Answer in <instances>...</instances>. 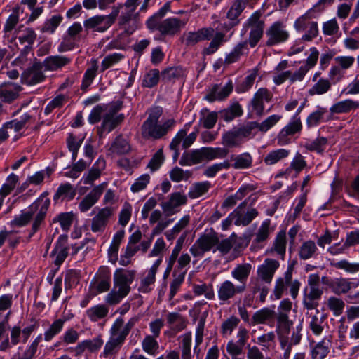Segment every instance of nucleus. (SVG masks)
I'll return each instance as SVG.
<instances>
[{
    "mask_svg": "<svg viewBox=\"0 0 359 359\" xmlns=\"http://www.w3.org/2000/svg\"><path fill=\"white\" fill-rule=\"evenodd\" d=\"M293 271V266L289 265L287 268V270L284 273L283 276L281 278L283 280L286 287L290 288L291 297L293 299H296L298 296L301 284L298 280H292Z\"/></svg>",
    "mask_w": 359,
    "mask_h": 359,
    "instance_id": "4c0bfd02",
    "label": "nucleus"
},
{
    "mask_svg": "<svg viewBox=\"0 0 359 359\" xmlns=\"http://www.w3.org/2000/svg\"><path fill=\"white\" fill-rule=\"evenodd\" d=\"M67 240L68 236L67 235H60L51 252L50 255L55 257L54 264L58 267L63 263L68 255Z\"/></svg>",
    "mask_w": 359,
    "mask_h": 359,
    "instance_id": "2f4dec72",
    "label": "nucleus"
},
{
    "mask_svg": "<svg viewBox=\"0 0 359 359\" xmlns=\"http://www.w3.org/2000/svg\"><path fill=\"white\" fill-rule=\"evenodd\" d=\"M208 161L206 147L194 149L189 152H184L179 163L182 166H191Z\"/></svg>",
    "mask_w": 359,
    "mask_h": 359,
    "instance_id": "cd10ccee",
    "label": "nucleus"
},
{
    "mask_svg": "<svg viewBox=\"0 0 359 359\" xmlns=\"http://www.w3.org/2000/svg\"><path fill=\"white\" fill-rule=\"evenodd\" d=\"M50 202L46 201L40 208L37 202L32 203L27 210H23L21 214L16 216L11 222L13 225L16 226H24L27 225L33 219L32 230L29 237L36 233L44 224L45 218L49 207Z\"/></svg>",
    "mask_w": 359,
    "mask_h": 359,
    "instance_id": "7ed1b4c3",
    "label": "nucleus"
},
{
    "mask_svg": "<svg viewBox=\"0 0 359 359\" xmlns=\"http://www.w3.org/2000/svg\"><path fill=\"white\" fill-rule=\"evenodd\" d=\"M262 15L259 10L255 11L243 25L242 32H248L246 41L252 48L258 44L264 34L266 24Z\"/></svg>",
    "mask_w": 359,
    "mask_h": 359,
    "instance_id": "423d86ee",
    "label": "nucleus"
},
{
    "mask_svg": "<svg viewBox=\"0 0 359 359\" xmlns=\"http://www.w3.org/2000/svg\"><path fill=\"white\" fill-rule=\"evenodd\" d=\"M72 57L67 55H55L46 57L42 62L45 70L55 72L62 69L72 62Z\"/></svg>",
    "mask_w": 359,
    "mask_h": 359,
    "instance_id": "7c9ffc66",
    "label": "nucleus"
},
{
    "mask_svg": "<svg viewBox=\"0 0 359 359\" xmlns=\"http://www.w3.org/2000/svg\"><path fill=\"white\" fill-rule=\"evenodd\" d=\"M125 58V55L121 53H114L106 55L102 61L100 72H104L114 65L118 64Z\"/></svg>",
    "mask_w": 359,
    "mask_h": 359,
    "instance_id": "69168bd1",
    "label": "nucleus"
},
{
    "mask_svg": "<svg viewBox=\"0 0 359 359\" xmlns=\"http://www.w3.org/2000/svg\"><path fill=\"white\" fill-rule=\"evenodd\" d=\"M239 323L240 319L234 315L224 320L220 327V333L222 337H227L230 336Z\"/></svg>",
    "mask_w": 359,
    "mask_h": 359,
    "instance_id": "bf43d9fd",
    "label": "nucleus"
},
{
    "mask_svg": "<svg viewBox=\"0 0 359 359\" xmlns=\"http://www.w3.org/2000/svg\"><path fill=\"white\" fill-rule=\"evenodd\" d=\"M323 294V290H309L306 287L304 290L302 304L304 309L307 311L316 310V313L319 314L318 309L319 301Z\"/></svg>",
    "mask_w": 359,
    "mask_h": 359,
    "instance_id": "c85d7f7f",
    "label": "nucleus"
},
{
    "mask_svg": "<svg viewBox=\"0 0 359 359\" xmlns=\"http://www.w3.org/2000/svg\"><path fill=\"white\" fill-rule=\"evenodd\" d=\"M137 6V1H126L124 4H121L118 7H112V10L118 8V13L121 10L119 24L125 27L124 28L128 34H132L137 27L135 20L137 13H135V11Z\"/></svg>",
    "mask_w": 359,
    "mask_h": 359,
    "instance_id": "2eb2a0df",
    "label": "nucleus"
},
{
    "mask_svg": "<svg viewBox=\"0 0 359 359\" xmlns=\"http://www.w3.org/2000/svg\"><path fill=\"white\" fill-rule=\"evenodd\" d=\"M76 194V189L70 183L66 182L59 186L53 196V201H57L60 198L71 201L75 197Z\"/></svg>",
    "mask_w": 359,
    "mask_h": 359,
    "instance_id": "8fccbe9b",
    "label": "nucleus"
},
{
    "mask_svg": "<svg viewBox=\"0 0 359 359\" xmlns=\"http://www.w3.org/2000/svg\"><path fill=\"white\" fill-rule=\"evenodd\" d=\"M107 184L103 182L95 187L79 203V209L81 212L89 210L99 200Z\"/></svg>",
    "mask_w": 359,
    "mask_h": 359,
    "instance_id": "a878e982",
    "label": "nucleus"
},
{
    "mask_svg": "<svg viewBox=\"0 0 359 359\" xmlns=\"http://www.w3.org/2000/svg\"><path fill=\"white\" fill-rule=\"evenodd\" d=\"M222 144L228 148H237L241 147L243 143L236 128L233 127L222 135Z\"/></svg>",
    "mask_w": 359,
    "mask_h": 359,
    "instance_id": "c03bdc74",
    "label": "nucleus"
},
{
    "mask_svg": "<svg viewBox=\"0 0 359 359\" xmlns=\"http://www.w3.org/2000/svg\"><path fill=\"white\" fill-rule=\"evenodd\" d=\"M275 315L276 312L274 310L269 307L262 308L254 313L250 324L252 325L265 324L268 321L273 320Z\"/></svg>",
    "mask_w": 359,
    "mask_h": 359,
    "instance_id": "37998d69",
    "label": "nucleus"
},
{
    "mask_svg": "<svg viewBox=\"0 0 359 359\" xmlns=\"http://www.w3.org/2000/svg\"><path fill=\"white\" fill-rule=\"evenodd\" d=\"M186 76L185 69L181 66L170 67L161 73V80L165 83L175 82Z\"/></svg>",
    "mask_w": 359,
    "mask_h": 359,
    "instance_id": "72a5a7b5",
    "label": "nucleus"
},
{
    "mask_svg": "<svg viewBox=\"0 0 359 359\" xmlns=\"http://www.w3.org/2000/svg\"><path fill=\"white\" fill-rule=\"evenodd\" d=\"M191 124V122L186 123L183 128L180 129L177 133L170 143L169 148L170 150L173 151L172 158L174 161H176L180 156V144L182 143L183 149H187L193 144L197 138L198 133V130H196V131L187 135V131L189 130Z\"/></svg>",
    "mask_w": 359,
    "mask_h": 359,
    "instance_id": "9b49d317",
    "label": "nucleus"
},
{
    "mask_svg": "<svg viewBox=\"0 0 359 359\" xmlns=\"http://www.w3.org/2000/svg\"><path fill=\"white\" fill-rule=\"evenodd\" d=\"M214 34V29L212 27H203L196 32L184 33L182 41L187 46H193L205 40H209Z\"/></svg>",
    "mask_w": 359,
    "mask_h": 359,
    "instance_id": "bb28decb",
    "label": "nucleus"
},
{
    "mask_svg": "<svg viewBox=\"0 0 359 359\" xmlns=\"http://www.w3.org/2000/svg\"><path fill=\"white\" fill-rule=\"evenodd\" d=\"M167 323L178 332L184 330L187 326L186 318L177 312H171L167 315Z\"/></svg>",
    "mask_w": 359,
    "mask_h": 359,
    "instance_id": "0e129e2a",
    "label": "nucleus"
},
{
    "mask_svg": "<svg viewBox=\"0 0 359 359\" xmlns=\"http://www.w3.org/2000/svg\"><path fill=\"white\" fill-rule=\"evenodd\" d=\"M118 15V8H114L109 15H95L86 20L83 22V26L86 30L104 32L114 23Z\"/></svg>",
    "mask_w": 359,
    "mask_h": 359,
    "instance_id": "4468645a",
    "label": "nucleus"
},
{
    "mask_svg": "<svg viewBox=\"0 0 359 359\" xmlns=\"http://www.w3.org/2000/svg\"><path fill=\"white\" fill-rule=\"evenodd\" d=\"M130 149L128 141L120 135L114 139L109 149L112 153L123 155L128 154Z\"/></svg>",
    "mask_w": 359,
    "mask_h": 359,
    "instance_id": "5fc2aeb1",
    "label": "nucleus"
},
{
    "mask_svg": "<svg viewBox=\"0 0 359 359\" xmlns=\"http://www.w3.org/2000/svg\"><path fill=\"white\" fill-rule=\"evenodd\" d=\"M293 322L290 320L289 315L285 312H278L276 316V332L280 334H290Z\"/></svg>",
    "mask_w": 359,
    "mask_h": 359,
    "instance_id": "09e8293b",
    "label": "nucleus"
},
{
    "mask_svg": "<svg viewBox=\"0 0 359 359\" xmlns=\"http://www.w3.org/2000/svg\"><path fill=\"white\" fill-rule=\"evenodd\" d=\"M286 231L285 230H281L277 233L270 251L271 252H276L280 256L281 259H284L286 252Z\"/></svg>",
    "mask_w": 359,
    "mask_h": 359,
    "instance_id": "a18cd8bd",
    "label": "nucleus"
},
{
    "mask_svg": "<svg viewBox=\"0 0 359 359\" xmlns=\"http://www.w3.org/2000/svg\"><path fill=\"white\" fill-rule=\"evenodd\" d=\"M218 244V233L212 228L207 229L200 235L189 249L194 257H201Z\"/></svg>",
    "mask_w": 359,
    "mask_h": 359,
    "instance_id": "9d476101",
    "label": "nucleus"
},
{
    "mask_svg": "<svg viewBox=\"0 0 359 359\" xmlns=\"http://www.w3.org/2000/svg\"><path fill=\"white\" fill-rule=\"evenodd\" d=\"M111 273L107 266H101L90 283V288L95 294L107 292L111 287Z\"/></svg>",
    "mask_w": 359,
    "mask_h": 359,
    "instance_id": "a211bd4d",
    "label": "nucleus"
},
{
    "mask_svg": "<svg viewBox=\"0 0 359 359\" xmlns=\"http://www.w3.org/2000/svg\"><path fill=\"white\" fill-rule=\"evenodd\" d=\"M123 108V102L117 100L107 104V109L102 115V121L98 128L99 135L101 137L104 132L110 133L119 126L125 119L123 114H118Z\"/></svg>",
    "mask_w": 359,
    "mask_h": 359,
    "instance_id": "0eeeda50",
    "label": "nucleus"
},
{
    "mask_svg": "<svg viewBox=\"0 0 359 359\" xmlns=\"http://www.w3.org/2000/svg\"><path fill=\"white\" fill-rule=\"evenodd\" d=\"M123 325V319L118 318L113 323L110 329V337L105 344L102 356L108 358L115 354L123 346L125 342L123 339L118 332Z\"/></svg>",
    "mask_w": 359,
    "mask_h": 359,
    "instance_id": "f8f14e48",
    "label": "nucleus"
},
{
    "mask_svg": "<svg viewBox=\"0 0 359 359\" xmlns=\"http://www.w3.org/2000/svg\"><path fill=\"white\" fill-rule=\"evenodd\" d=\"M331 88V82L327 79H320L309 90V95H320L328 92Z\"/></svg>",
    "mask_w": 359,
    "mask_h": 359,
    "instance_id": "680f3d73",
    "label": "nucleus"
},
{
    "mask_svg": "<svg viewBox=\"0 0 359 359\" xmlns=\"http://www.w3.org/2000/svg\"><path fill=\"white\" fill-rule=\"evenodd\" d=\"M135 276V270L117 269L114 273V287L106 296L105 302L109 305L119 304L130 293Z\"/></svg>",
    "mask_w": 359,
    "mask_h": 359,
    "instance_id": "f03ea898",
    "label": "nucleus"
},
{
    "mask_svg": "<svg viewBox=\"0 0 359 359\" xmlns=\"http://www.w3.org/2000/svg\"><path fill=\"white\" fill-rule=\"evenodd\" d=\"M233 89V83L232 80H229L223 86L221 84H215L205 95V99L210 102H213L216 100H224L232 93Z\"/></svg>",
    "mask_w": 359,
    "mask_h": 359,
    "instance_id": "393cba45",
    "label": "nucleus"
},
{
    "mask_svg": "<svg viewBox=\"0 0 359 359\" xmlns=\"http://www.w3.org/2000/svg\"><path fill=\"white\" fill-rule=\"evenodd\" d=\"M109 307L105 304H97L86 311V316L93 323L105 318L109 313Z\"/></svg>",
    "mask_w": 359,
    "mask_h": 359,
    "instance_id": "79ce46f5",
    "label": "nucleus"
},
{
    "mask_svg": "<svg viewBox=\"0 0 359 359\" xmlns=\"http://www.w3.org/2000/svg\"><path fill=\"white\" fill-rule=\"evenodd\" d=\"M245 290V285H236L232 281L225 280L217 286V298L221 304H229L238 294Z\"/></svg>",
    "mask_w": 359,
    "mask_h": 359,
    "instance_id": "dca6fc26",
    "label": "nucleus"
},
{
    "mask_svg": "<svg viewBox=\"0 0 359 359\" xmlns=\"http://www.w3.org/2000/svg\"><path fill=\"white\" fill-rule=\"evenodd\" d=\"M231 215H234V224L236 226H248L254 219L259 215V212L256 208H252L248 209L246 212H232Z\"/></svg>",
    "mask_w": 359,
    "mask_h": 359,
    "instance_id": "e433bc0d",
    "label": "nucleus"
},
{
    "mask_svg": "<svg viewBox=\"0 0 359 359\" xmlns=\"http://www.w3.org/2000/svg\"><path fill=\"white\" fill-rule=\"evenodd\" d=\"M151 16L147 22V27L151 30L158 31L162 36H173L180 32L186 22L177 18H170L163 20H156Z\"/></svg>",
    "mask_w": 359,
    "mask_h": 359,
    "instance_id": "1a4fd4ad",
    "label": "nucleus"
},
{
    "mask_svg": "<svg viewBox=\"0 0 359 359\" xmlns=\"http://www.w3.org/2000/svg\"><path fill=\"white\" fill-rule=\"evenodd\" d=\"M280 263L273 259H266L264 263L257 268V278L266 284H271L276 270L279 268Z\"/></svg>",
    "mask_w": 359,
    "mask_h": 359,
    "instance_id": "5701e85b",
    "label": "nucleus"
},
{
    "mask_svg": "<svg viewBox=\"0 0 359 359\" xmlns=\"http://www.w3.org/2000/svg\"><path fill=\"white\" fill-rule=\"evenodd\" d=\"M156 338L151 335H147L144 337L142 342V347L144 352L151 355H154L157 353L159 344Z\"/></svg>",
    "mask_w": 359,
    "mask_h": 359,
    "instance_id": "774afa93",
    "label": "nucleus"
},
{
    "mask_svg": "<svg viewBox=\"0 0 359 359\" xmlns=\"http://www.w3.org/2000/svg\"><path fill=\"white\" fill-rule=\"evenodd\" d=\"M281 118L282 116L280 115L273 114L266 118L260 123L257 121H248L243 124H239L235 126V128L243 143H244L245 141L253 138L258 131L262 133L267 132L275 126Z\"/></svg>",
    "mask_w": 359,
    "mask_h": 359,
    "instance_id": "20e7f679",
    "label": "nucleus"
},
{
    "mask_svg": "<svg viewBox=\"0 0 359 359\" xmlns=\"http://www.w3.org/2000/svg\"><path fill=\"white\" fill-rule=\"evenodd\" d=\"M193 292L196 296L204 295L205 297L209 300H213L215 298L212 284H194Z\"/></svg>",
    "mask_w": 359,
    "mask_h": 359,
    "instance_id": "e2e57ef3",
    "label": "nucleus"
},
{
    "mask_svg": "<svg viewBox=\"0 0 359 359\" xmlns=\"http://www.w3.org/2000/svg\"><path fill=\"white\" fill-rule=\"evenodd\" d=\"M180 344L179 347L181 352L182 359H196L194 351L191 352V342L192 335L191 333L187 332L181 335L179 338Z\"/></svg>",
    "mask_w": 359,
    "mask_h": 359,
    "instance_id": "c9c22d12",
    "label": "nucleus"
},
{
    "mask_svg": "<svg viewBox=\"0 0 359 359\" xmlns=\"http://www.w3.org/2000/svg\"><path fill=\"white\" fill-rule=\"evenodd\" d=\"M290 151L286 149H277L269 152L264 158V162L266 165H273L279 161L287 158Z\"/></svg>",
    "mask_w": 359,
    "mask_h": 359,
    "instance_id": "603ef678",
    "label": "nucleus"
},
{
    "mask_svg": "<svg viewBox=\"0 0 359 359\" xmlns=\"http://www.w3.org/2000/svg\"><path fill=\"white\" fill-rule=\"evenodd\" d=\"M273 97L271 92L266 88H261L255 93L250 101L252 111L257 116H261L264 114V102H269Z\"/></svg>",
    "mask_w": 359,
    "mask_h": 359,
    "instance_id": "b1692460",
    "label": "nucleus"
},
{
    "mask_svg": "<svg viewBox=\"0 0 359 359\" xmlns=\"http://www.w3.org/2000/svg\"><path fill=\"white\" fill-rule=\"evenodd\" d=\"M327 111L326 108L317 107V109L307 116L306 120V126L311 128L318 126L323 121L324 115Z\"/></svg>",
    "mask_w": 359,
    "mask_h": 359,
    "instance_id": "052dcab7",
    "label": "nucleus"
},
{
    "mask_svg": "<svg viewBox=\"0 0 359 359\" xmlns=\"http://www.w3.org/2000/svg\"><path fill=\"white\" fill-rule=\"evenodd\" d=\"M163 112V108L159 106L149 109V116L141 126L142 136L144 138L152 140L164 139L173 130L177 123L175 119L168 118L158 122Z\"/></svg>",
    "mask_w": 359,
    "mask_h": 359,
    "instance_id": "f257e3e1",
    "label": "nucleus"
},
{
    "mask_svg": "<svg viewBox=\"0 0 359 359\" xmlns=\"http://www.w3.org/2000/svg\"><path fill=\"white\" fill-rule=\"evenodd\" d=\"M200 123L206 129H211L215 126L218 119L219 112L209 111L208 109H204L201 111Z\"/></svg>",
    "mask_w": 359,
    "mask_h": 359,
    "instance_id": "6e6d98bb",
    "label": "nucleus"
},
{
    "mask_svg": "<svg viewBox=\"0 0 359 359\" xmlns=\"http://www.w3.org/2000/svg\"><path fill=\"white\" fill-rule=\"evenodd\" d=\"M323 283L337 296L346 294L353 288L358 287L357 283L352 282L349 278L342 277L327 279Z\"/></svg>",
    "mask_w": 359,
    "mask_h": 359,
    "instance_id": "4be33fe9",
    "label": "nucleus"
},
{
    "mask_svg": "<svg viewBox=\"0 0 359 359\" xmlns=\"http://www.w3.org/2000/svg\"><path fill=\"white\" fill-rule=\"evenodd\" d=\"M359 109V101L347 99L334 104L330 109L332 114H347Z\"/></svg>",
    "mask_w": 359,
    "mask_h": 359,
    "instance_id": "58836bf2",
    "label": "nucleus"
},
{
    "mask_svg": "<svg viewBox=\"0 0 359 359\" xmlns=\"http://www.w3.org/2000/svg\"><path fill=\"white\" fill-rule=\"evenodd\" d=\"M322 1H319L316 4L313 8L309 9L305 14L300 16L294 22V28L298 32L305 31L307 28L309 29L302 36V40L304 41H311L318 34V27L317 22L311 21L310 20L313 18H316V11L318 9V12H320L322 9H320V4Z\"/></svg>",
    "mask_w": 359,
    "mask_h": 359,
    "instance_id": "6e6552de",
    "label": "nucleus"
},
{
    "mask_svg": "<svg viewBox=\"0 0 359 359\" xmlns=\"http://www.w3.org/2000/svg\"><path fill=\"white\" fill-rule=\"evenodd\" d=\"M243 114L241 105L235 102L228 107L219 111V118L225 122H231L236 118L241 117Z\"/></svg>",
    "mask_w": 359,
    "mask_h": 359,
    "instance_id": "f704fd0d",
    "label": "nucleus"
},
{
    "mask_svg": "<svg viewBox=\"0 0 359 359\" xmlns=\"http://www.w3.org/2000/svg\"><path fill=\"white\" fill-rule=\"evenodd\" d=\"M271 220L265 219L259 226L257 232L255 233V238L253 241L254 245H258L266 241L269 237L271 232L273 231L270 228Z\"/></svg>",
    "mask_w": 359,
    "mask_h": 359,
    "instance_id": "4d7b16f0",
    "label": "nucleus"
},
{
    "mask_svg": "<svg viewBox=\"0 0 359 359\" xmlns=\"http://www.w3.org/2000/svg\"><path fill=\"white\" fill-rule=\"evenodd\" d=\"M226 41L225 34L220 32H216L208 46L203 50V53L208 55L215 53L222 44Z\"/></svg>",
    "mask_w": 359,
    "mask_h": 359,
    "instance_id": "338daca9",
    "label": "nucleus"
},
{
    "mask_svg": "<svg viewBox=\"0 0 359 359\" xmlns=\"http://www.w3.org/2000/svg\"><path fill=\"white\" fill-rule=\"evenodd\" d=\"M98 70V62L97 59H93L91 60V66L88 67L83 76L82 83L81 85V89L86 90L91 85L93 81L97 75Z\"/></svg>",
    "mask_w": 359,
    "mask_h": 359,
    "instance_id": "864d4df0",
    "label": "nucleus"
},
{
    "mask_svg": "<svg viewBox=\"0 0 359 359\" xmlns=\"http://www.w3.org/2000/svg\"><path fill=\"white\" fill-rule=\"evenodd\" d=\"M247 41H242L236 44L231 51L228 53L224 60L225 65H229L238 62L241 57L248 53V46Z\"/></svg>",
    "mask_w": 359,
    "mask_h": 359,
    "instance_id": "473e14b6",
    "label": "nucleus"
},
{
    "mask_svg": "<svg viewBox=\"0 0 359 359\" xmlns=\"http://www.w3.org/2000/svg\"><path fill=\"white\" fill-rule=\"evenodd\" d=\"M187 202V196L180 192H174L168 196V200L161 204L165 216L170 217L180 211V207Z\"/></svg>",
    "mask_w": 359,
    "mask_h": 359,
    "instance_id": "412c9836",
    "label": "nucleus"
},
{
    "mask_svg": "<svg viewBox=\"0 0 359 359\" xmlns=\"http://www.w3.org/2000/svg\"><path fill=\"white\" fill-rule=\"evenodd\" d=\"M231 158L233 161V163H231V167L236 170L248 169L252 165L253 159L248 152L236 156L232 155Z\"/></svg>",
    "mask_w": 359,
    "mask_h": 359,
    "instance_id": "de8ad7c7",
    "label": "nucleus"
},
{
    "mask_svg": "<svg viewBox=\"0 0 359 359\" xmlns=\"http://www.w3.org/2000/svg\"><path fill=\"white\" fill-rule=\"evenodd\" d=\"M281 118L282 116L280 115L273 114L266 118L260 123L257 121H248L243 124H239L235 126V128L243 143H244L245 141L253 138L258 131L262 133L267 132L275 126Z\"/></svg>",
    "mask_w": 359,
    "mask_h": 359,
    "instance_id": "39448f33",
    "label": "nucleus"
},
{
    "mask_svg": "<svg viewBox=\"0 0 359 359\" xmlns=\"http://www.w3.org/2000/svg\"><path fill=\"white\" fill-rule=\"evenodd\" d=\"M103 340L100 335L93 339H86L79 342L75 347V351L77 354H81L86 350L90 352H95L103 345Z\"/></svg>",
    "mask_w": 359,
    "mask_h": 359,
    "instance_id": "ea45409f",
    "label": "nucleus"
},
{
    "mask_svg": "<svg viewBox=\"0 0 359 359\" xmlns=\"http://www.w3.org/2000/svg\"><path fill=\"white\" fill-rule=\"evenodd\" d=\"M318 248L315 242L309 240L302 243L298 250V255L300 259L307 260L314 258L317 255Z\"/></svg>",
    "mask_w": 359,
    "mask_h": 359,
    "instance_id": "49530a36",
    "label": "nucleus"
},
{
    "mask_svg": "<svg viewBox=\"0 0 359 359\" xmlns=\"http://www.w3.org/2000/svg\"><path fill=\"white\" fill-rule=\"evenodd\" d=\"M112 215L113 209L111 208L106 207L100 209L98 212L92 219V231L94 233L103 232Z\"/></svg>",
    "mask_w": 359,
    "mask_h": 359,
    "instance_id": "c756f323",
    "label": "nucleus"
},
{
    "mask_svg": "<svg viewBox=\"0 0 359 359\" xmlns=\"http://www.w3.org/2000/svg\"><path fill=\"white\" fill-rule=\"evenodd\" d=\"M250 288H251V291L253 294L259 293V302L263 303L266 301V298L269 292V288L266 285L265 283L262 282V280L257 278L254 280L251 281Z\"/></svg>",
    "mask_w": 359,
    "mask_h": 359,
    "instance_id": "13d9d810",
    "label": "nucleus"
},
{
    "mask_svg": "<svg viewBox=\"0 0 359 359\" xmlns=\"http://www.w3.org/2000/svg\"><path fill=\"white\" fill-rule=\"evenodd\" d=\"M329 341L326 342V339H323L320 341L311 346L310 356L311 359H325L330 353Z\"/></svg>",
    "mask_w": 359,
    "mask_h": 359,
    "instance_id": "3c124183",
    "label": "nucleus"
},
{
    "mask_svg": "<svg viewBox=\"0 0 359 359\" xmlns=\"http://www.w3.org/2000/svg\"><path fill=\"white\" fill-rule=\"evenodd\" d=\"M302 130V121H299L295 117H292L290 122L278 134V144L284 146L290 144L292 142V137L296 134H299Z\"/></svg>",
    "mask_w": 359,
    "mask_h": 359,
    "instance_id": "aec40b11",
    "label": "nucleus"
},
{
    "mask_svg": "<svg viewBox=\"0 0 359 359\" xmlns=\"http://www.w3.org/2000/svg\"><path fill=\"white\" fill-rule=\"evenodd\" d=\"M266 41L265 46L271 47L285 43L290 36L286 26L281 21L273 22L265 32Z\"/></svg>",
    "mask_w": 359,
    "mask_h": 359,
    "instance_id": "ddd939ff",
    "label": "nucleus"
},
{
    "mask_svg": "<svg viewBox=\"0 0 359 359\" xmlns=\"http://www.w3.org/2000/svg\"><path fill=\"white\" fill-rule=\"evenodd\" d=\"M43 63L35 60L33 64L27 67L21 75L22 82L28 86H34L43 82L46 76L43 72Z\"/></svg>",
    "mask_w": 359,
    "mask_h": 359,
    "instance_id": "6ab92c4d",
    "label": "nucleus"
},
{
    "mask_svg": "<svg viewBox=\"0 0 359 359\" xmlns=\"http://www.w3.org/2000/svg\"><path fill=\"white\" fill-rule=\"evenodd\" d=\"M236 337L238 340L234 341L230 340L226 344V352L231 357V359H245L241 356L244 353L245 346L249 339V332L245 327H239Z\"/></svg>",
    "mask_w": 359,
    "mask_h": 359,
    "instance_id": "f3484780",
    "label": "nucleus"
},
{
    "mask_svg": "<svg viewBox=\"0 0 359 359\" xmlns=\"http://www.w3.org/2000/svg\"><path fill=\"white\" fill-rule=\"evenodd\" d=\"M252 264L250 263H244L237 264L231 271V276L238 281L241 284L246 286L247 280L252 271Z\"/></svg>",
    "mask_w": 359,
    "mask_h": 359,
    "instance_id": "a19ab883",
    "label": "nucleus"
}]
</instances>
